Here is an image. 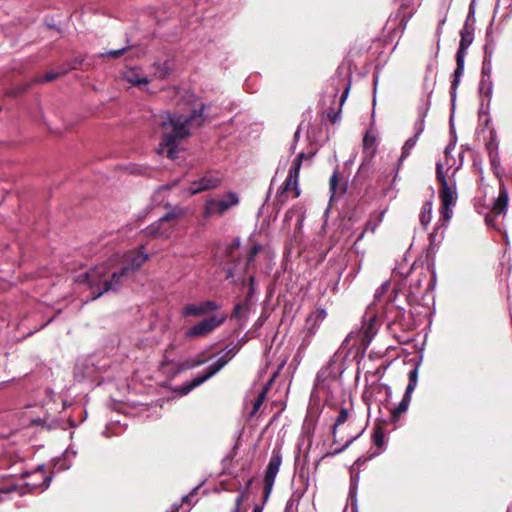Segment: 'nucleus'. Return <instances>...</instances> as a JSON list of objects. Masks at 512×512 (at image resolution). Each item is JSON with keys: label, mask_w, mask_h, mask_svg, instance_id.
Listing matches in <instances>:
<instances>
[{"label": "nucleus", "mask_w": 512, "mask_h": 512, "mask_svg": "<svg viewBox=\"0 0 512 512\" xmlns=\"http://www.w3.org/2000/svg\"><path fill=\"white\" fill-rule=\"evenodd\" d=\"M411 398L412 393L405 391L399 404L391 410V417L393 420L400 418V416L408 410Z\"/></svg>", "instance_id": "nucleus-21"}, {"label": "nucleus", "mask_w": 512, "mask_h": 512, "mask_svg": "<svg viewBox=\"0 0 512 512\" xmlns=\"http://www.w3.org/2000/svg\"><path fill=\"white\" fill-rule=\"evenodd\" d=\"M239 202V196L235 192H227L218 197L208 198L204 203L203 216L205 218L220 217L231 208L236 207Z\"/></svg>", "instance_id": "nucleus-6"}, {"label": "nucleus", "mask_w": 512, "mask_h": 512, "mask_svg": "<svg viewBox=\"0 0 512 512\" xmlns=\"http://www.w3.org/2000/svg\"><path fill=\"white\" fill-rule=\"evenodd\" d=\"M428 109H429L428 105L419 109V117L415 121L414 135H413V136H417V138L420 137V135L423 133V131L425 129V117H426Z\"/></svg>", "instance_id": "nucleus-23"}, {"label": "nucleus", "mask_w": 512, "mask_h": 512, "mask_svg": "<svg viewBox=\"0 0 512 512\" xmlns=\"http://www.w3.org/2000/svg\"><path fill=\"white\" fill-rule=\"evenodd\" d=\"M357 483L358 484V477H354V484Z\"/></svg>", "instance_id": "nucleus-59"}, {"label": "nucleus", "mask_w": 512, "mask_h": 512, "mask_svg": "<svg viewBox=\"0 0 512 512\" xmlns=\"http://www.w3.org/2000/svg\"><path fill=\"white\" fill-rule=\"evenodd\" d=\"M168 70H169L168 67H166V65L163 64L161 66V70H160V75L159 76L162 77V78L165 77L168 74Z\"/></svg>", "instance_id": "nucleus-52"}, {"label": "nucleus", "mask_w": 512, "mask_h": 512, "mask_svg": "<svg viewBox=\"0 0 512 512\" xmlns=\"http://www.w3.org/2000/svg\"><path fill=\"white\" fill-rule=\"evenodd\" d=\"M181 215L180 210L173 209L145 228L144 232L147 236L168 238L173 229L171 222Z\"/></svg>", "instance_id": "nucleus-9"}, {"label": "nucleus", "mask_w": 512, "mask_h": 512, "mask_svg": "<svg viewBox=\"0 0 512 512\" xmlns=\"http://www.w3.org/2000/svg\"><path fill=\"white\" fill-rule=\"evenodd\" d=\"M331 90L326 92L327 96L336 98L338 96V93L340 89H343V92L340 96V107L343 105V103L346 101L349 91H350V82L346 81L344 78H342L340 75H335L331 78ZM341 112V108L339 109V112H328L327 117L330 119L331 122L335 123L339 120L340 116L339 113Z\"/></svg>", "instance_id": "nucleus-10"}, {"label": "nucleus", "mask_w": 512, "mask_h": 512, "mask_svg": "<svg viewBox=\"0 0 512 512\" xmlns=\"http://www.w3.org/2000/svg\"><path fill=\"white\" fill-rule=\"evenodd\" d=\"M474 40L472 33L460 34V43L456 52V68L453 74V80L451 82V97L454 101L456 98V92L460 83L461 77L464 72V63L467 50Z\"/></svg>", "instance_id": "nucleus-8"}, {"label": "nucleus", "mask_w": 512, "mask_h": 512, "mask_svg": "<svg viewBox=\"0 0 512 512\" xmlns=\"http://www.w3.org/2000/svg\"><path fill=\"white\" fill-rule=\"evenodd\" d=\"M199 489V487H195L193 488V490L191 491V493L189 495H185L181 498V502L180 503H174L170 510L167 511V512H178L180 507L182 506V504H188V505H193L195 502L192 501V498L194 496V494H196L197 490Z\"/></svg>", "instance_id": "nucleus-31"}, {"label": "nucleus", "mask_w": 512, "mask_h": 512, "mask_svg": "<svg viewBox=\"0 0 512 512\" xmlns=\"http://www.w3.org/2000/svg\"><path fill=\"white\" fill-rule=\"evenodd\" d=\"M67 71H68V69H63L59 72H53V71L47 72L44 76L36 78L35 82H37V83L50 82V81L56 79L57 77H59L60 75L66 73Z\"/></svg>", "instance_id": "nucleus-35"}, {"label": "nucleus", "mask_w": 512, "mask_h": 512, "mask_svg": "<svg viewBox=\"0 0 512 512\" xmlns=\"http://www.w3.org/2000/svg\"><path fill=\"white\" fill-rule=\"evenodd\" d=\"M77 455V451L68 447L61 456L54 459V469L57 472L68 470Z\"/></svg>", "instance_id": "nucleus-20"}, {"label": "nucleus", "mask_w": 512, "mask_h": 512, "mask_svg": "<svg viewBox=\"0 0 512 512\" xmlns=\"http://www.w3.org/2000/svg\"><path fill=\"white\" fill-rule=\"evenodd\" d=\"M432 219V201H427L420 213V222L423 226H427Z\"/></svg>", "instance_id": "nucleus-30"}, {"label": "nucleus", "mask_w": 512, "mask_h": 512, "mask_svg": "<svg viewBox=\"0 0 512 512\" xmlns=\"http://www.w3.org/2000/svg\"><path fill=\"white\" fill-rule=\"evenodd\" d=\"M236 346H232L231 348L226 347L225 350L219 352V357L215 362L208 366L207 372L200 374L193 379L185 382L183 385L179 386L176 391L179 395L184 396L187 395L194 388L200 386L215 374H217L223 367H225L231 358L236 354Z\"/></svg>", "instance_id": "nucleus-3"}, {"label": "nucleus", "mask_w": 512, "mask_h": 512, "mask_svg": "<svg viewBox=\"0 0 512 512\" xmlns=\"http://www.w3.org/2000/svg\"><path fill=\"white\" fill-rule=\"evenodd\" d=\"M209 108V104L201 103L187 116L168 114L167 119L161 123L163 128L162 141L157 148V153L166 155L167 158L172 160L176 159L179 152V142L190 135L191 128L201 127L205 123L207 119L205 111Z\"/></svg>", "instance_id": "nucleus-2"}, {"label": "nucleus", "mask_w": 512, "mask_h": 512, "mask_svg": "<svg viewBox=\"0 0 512 512\" xmlns=\"http://www.w3.org/2000/svg\"><path fill=\"white\" fill-rule=\"evenodd\" d=\"M262 250V245L260 244H255L253 245L249 252H248V256H247V261L248 263H251L254 261L255 257L257 256V254Z\"/></svg>", "instance_id": "nucleus-44"}, {"label": "nucleus", "mask_w": 512, "mask_h": 512, "mask_svg": "<svg viewBox=\"0 0 512 512\" xmlns=\"http://www.w3.org/2000/svg\"><path fill=\"white\" fill-rule=\"evenodd\" d=\"M186 512H189V510H187Z\"/></svg>", "instance_id": "nucleus-62"}, {"label": "nucleus", "mask_w": 512, "mask_h": 512, "mask_svg": "<svg viewBox=\"0 0 512 512\" xmlns=\"http://www.w3.org/2000/svg\"><path fill=\"white\" fill-rule=\"evenodd\" d=\"M357 437L358 436L352 437L350 440L346 442V444L342 448L335 450V453H341L342 451H344L355 439H357Z\"/></svg>", "instance_id": "nucleus-51"}, {"label": "nucleus", "mask_w": 512, "mask_h": 512, "mask_svg": "<svg viewBox=\"0 0 512 512\" xmlns=\"http://www.w3.org/2000/svg\"><path fill=\"white\" fill-rule=\"evenodd\" d=\"M491 76H492V59L483 58L481 77L489 78Z\"/></svg>", "instance_id": "nucleus-40"}, {"label": "nucleus", "mask_w": 512, "mask_h": 512, "mask_svg": "<svg viewBox=\"0 0 512 512\" xmlns=\"http://www.w3.org/2000/svg\"><path fill=\"white\" fill-rule=\"evenodd\" d=\"M299 194H300V192H299V190H297L295 196L297 197V196H299Z\"/></svg>", "instance_id": "nucleus-61"}, {"label": "nucleus", "mask_w": 512, "mask_h": 512, "mask_svg": "<svg viewBox=\"0 0 512 512\" xmlns=\"http://www.w3.org/2000/svg\"><path fill=\"white\" fill-rule=\"evenodd\" d=\"M479 92L481 95L486 96L488 98V101L491 100L492 93H493V82L492 77H481L480 83H479Z\"/></svg>", "instance_id": "nucleus-25"}, {"label": "nucleus", "mask_w": 512, "mask_h": 512, "mask_svg": "<svg viewBox=\"0 0 512 512\" xmlns=\"http://www.w3.org/2000/svg\"><path fill=\"white\" fill-rule=\"evenodd\" d=\"M449 150H450V147L448 146V147H446L445 152L448 153Z\"/></svg>", "instance_id": "nucleus-60"}, {"label": "nucleus", "mask_w": 512, "mask_h": 512, "mask_svg": "<svg viewBox=\"0 0 512 512\" xmlns=\"http://www.w3.org/2000/svg\"><path fill=\"white\" fill-rule=\"evenodd\" d=\"M219 184H220L219 178L205 176V177H202L201 179H199L198 181H194L189 187V192L192 195L198 194L202 191L216 188L217 186H219Z\"/></svg>", "instance_id": "nucleus-19"}, {"label": "nucleus", "mask_w": 512, "mask_h": 512, "mask_svg": "<svg viewBox=\"0 0 512 512\" xmlns=\"http://www.w3.org/2000/svg\"><path fill=\"white\" fill-rule=\"evenodd\" d=\"M126 50H127V47H123V48L115 49V50H109L106 53H101L100 57L108 56L111 58H118V57L122 56L126 52Z\"/></svg>", "instance_id": "nucleus-43"}, {"label": "nucleus", "mask_w": 512, "mask_h": 512, "mask_svg": "<svg viewBox=\"0 0 512 512\" xmlns=\"http://www.w3.org/2000/svg\"><path fill=\"white\" fill-rule=\"evenodd\" d=\"M418 139L419 138H417V136H412L405 141V143L402 147V153L399 158L397 170L399 169V166L403 163V161L410 155V153L413 150V148L415 147Z\"/></svg>", "instance_id": "nucleus-24"}, {"label": "nucleus", "mask_w": 512, "mask_h": 512, "mask_svg": "<svg viewBox=\"0 0 512 512\" xmlns=\"http://www.w3.org/2000/svg\"><path fill=\"white\" fill-rule=\"evenodd\" d=\"M264 398H265V391H262V392L259 394V396H258V398L256 399V401L254 402V404H253V409H254V411H258V410H259V408L261 407V405H262V403H263Z\"/></svg>", "instance_id": "nucleus-49"}, {"label": "nucleus", "mask_w": 512, "mask_h": 512, "mask_svg": "<svg viewBox=\"0 0 512 512\" xmlns=\"http://www.w3.org/2000/svg\"><path fill=\"white\" fill-rule=\"evenodd\" d=\"M365 231H363L357 238V241L361 240L364 236Z\"/></svg>", "instance_id": "nucleus-57"}, {"label": "nucleus", "mask_w": 512, "mask_h": 512, "mask_svg": "<svg viewBox=\"0 0 512 512\" xmlns=\"http://www.w3.org/2000/svg\"><path fill=\"white\" fill-rule=\"evenodd\" d=\"M474 31V25H468V23H464L462 29L460 30V34L472 33V35H474Z\"/></svg>", "instance_id": "nucleus-50"}, {"label": "nucleus", "mask_w": 512, "mask_h": 512, "mask_svg": "<svg viewBox=\"0 0 512 512\" xmlns=\"http://www.w3.org/2000/svg\"><path fill=\"white\" fill-rule=\"evenodd\" d=\"M316 334H310V332L302 329L301 331V342L298 347V351H305L311 344L313 337Z\"/></svg>", "instance_id": "nucleus-33"}, {"label": "nucleus", "mask_w": 512, "mask_h": 512, "mask_svg": "<svg viewBox=\"0 0 512 512\" xmlns=\"http://www.w3.org/2000/svg\"><path fill=\"white\" fill-rule=\"evenodd\" d=\"M384 438H385L384 432L380 427L374 429L373 435H372V440H373V443L375 446L380 447V448L383 447Z\"/></svg>", "instance_id": "nucleus-37"}, {"label": "nucleus", "mask_w": 512, "mask_h": 512, "mask_svg": "<svg viewBox=\"0 0 512 512\" xmlns=\"http://www.w3.org/2000/svg\"><path fill=\"white\" fill-rule=\"evenodd\" d=\"M486 149L488 154L499 152V140L495 129L490 130V138L486 143Z\"/></svg>", "instance_id": "nucleus-32"}, {"label": "nucleus", "mask_w": 512, "mask_h": 512, "mask_svg": "<svg viewBox=\"0 0 512 512\" xmlns=\"http://www.w3.org/2000/svg\"><path fill=\"white\" fill-rule=\"evenodd\" d=\"M475 22V9L473 5L470 6L469 12L467 14L465 23H468V25H474Z\"/></svg>", "instance_id": "nucleus-48"}, {"label": "nucleus", "mask_w": 512, "mask_h": 512, "mask_svg": "<svg viewBox=\"0 0 512 512\" xmlns=\"http://www.w3.org/2000/svg\"><path fill=\"white\" fill-rule=\"evenodd\" d=\"M281 464H282L281 450L274 448L272 451V454H271V458L268 462V465H267V468L265 471V476H264V486H265V490H266L267 494L270 493V491L274 485V482H275L276 476L279 472Z\"/></svg>", "instance_id": "nucleus-13"}, {"label": "nucleus", "mask_w": 512, "mask_h": 512, "mask_svg": "<svg viewBox=\"0 0 512 512\" xmlns=\"http://www.w3.org/2000/svg\"><path fill=\"white\" fill-rule=\"evenodd\" d=\"M226 320V315H213L208 318L203 319L202 321L194 324L191 326L186 332L185 337L186 338H195V337H201L209 334L214 329L219 327L224 323Z\"/></svg>", "instance_id": "nucleus-11"}, {"label": "nucleus", "mask_w": 512, "mask_h": 512, "mask_svg": "<svg viewBox=\"0 0 512 512\" xmlns=\"http://www.w3.org/2000/svg\"><path fill=\"white\" fill-rule=\"evenodd\" d=\"M219 305L213 300H206L199 304H187L183 310V316H203L214 310H217Z\"/></svg>", "instance_id": "nucleus-17"}, {"label": "nucleus", "mask_w": 512, "mask_h": 512, "mask_svg": "<svg viewBox=\"0 0 512 512\" xmlns=\"http://www.w3.org/2000/svg\"><path fill=\"white\" fill-rule=\"evenodd\" d=\"M300 135V130L298 129L295 134H294V138L297 139Z\"/></svg>", "instance_id": "nucleus-56"}, {"label": "nucleus", "mask_w": 512, "mask_h": 512, "mask_svg": "<svg viewBox=\"0 0 512 512\" xmlns=\"http://www.w3.org/2000/svg\"><path fill=\"white\" fill-rule=\"evenodd\" d=\"M441 199V214L444 220L449 221L452 217V210L456 203L455 187L449 185L448 182L442 183L439 191Z\"/></svg>", "instance_id": "nucleus-12"}, {"label": "nucleus", "mask_w": 512, "mask_h": 512, "mask_svg": "<svg viewBox=\"0 0 512 512\" xmlns=\"http://www.w3.org/2000/svg\"><path fill=\"white\" fill-rule=\"evenodd\" d=\"M495 46H496V43L493 39L492 29L490 27L486 31V43L484 45V57L483 58L492 59Z\"/></svg>", "instance_id": "nucleus-26"}, {"label": "nucleus", "mask_w": 512, "mask_h": 512, "mask_svg": "<svg viewBox=\"0 0 512 512\" xmlns=\"http://www.w3.org/2000/svg\"><path fill=\"white\" fill-rule=\"evenodd\" d=\"M424 270V268H421ZM436 284V271L433 265H428L425 271H421L411 279L407 294V300L410 304L418 302L419 298H424L432 291Z\"/></svg>", "instance_id": "nucleus-5"}, {"label": "nucleus", "mask_w": 512, "mask_h": 512, "mask_svg": "<svg viewBox=\"0 0 512 512\" xmlns=\"http://www.w3.org/2000/svg\"><path fill=\"white\" fill-rule=\"evenodd\" d=\"M444 22H445V19H443V20L439 23V26H438V28H437V30H436V33H437L438 38L440 37V35H441V33H442V25L444 24Z\"/></svg>", "instance_id": "nucleus-54"}, {"label": "nucleus", "mask_w": 512, "mask_h": 512, "mask_svg": "<svg viewBox=\"0 0 512 512\" xmlns=\"http://www.w3.org/2000/svg\"><path fill=\"white\" fill-rule=\"evenodd\" d=\"M356 495H357V483H355V486H354V476H352L351 477V482H350L349 497L352 500L353 512H357V499H356Z\"/></svg>", "instance_id": "nucleus-39"}, {"label": "nucleus", "mask_w": 512, "mask_h": 512, "mask_svg": "<svg viewBox=\"0 0 512 512\" xmlns=\"http://www.w3.org/2000/svg\"><path fill=\"white\" fill-rule=\"evenodd\" d=\"M329 190H330V203L338 196L343 195L346 191V187L339 189V180H338V173L337 170H335L330 177L329 180Z\"/></svg>", "instance_id": "nucleus-22"}, {"label": "nucleus", "mask_w": 512, "mask_h": 512, "mask_svg": "<svg viewBox=\"0 0 512 512\" xmlns=\"http://www.w3.org/2000/svg\"><path fill=\"white\" fill-rule=\"evenodd\" d=\"M436 177L440 184L448 182L443 171V165L440 162L436 164Z\"/></svg>", "instance_id": "nucleus-45"}, {"label": "nucleus", "mask_w": 512, "mask_h": 512, "mask_svg": "<svg viewBox=\"0 0 512 512\" xmlns=\"http://www.w3.org/2000/svg\"><path fill=\"white\" fill-rule=\"evenodd\" d=\"M335 366L336 361L334 359H330L327 364L318 371L314 381L315 389L327 390L330 388L331 382L337 378Z\"/></svg>", "instance_id": "nucleus-14"}, {"label": "nucleus", "mask_w": 512, "mask_h": 512, "mask_svg": "<svg viewBox=\"0 0 512 512\" xmlns=\"http://www.w3.org/2000/svg\"><path fill=\"white\" fill-rule=\"evenodd\" d=\"M246 491L242 490L239 495L236 497L235 499V506L234 508L232 509L231 512H240V509H241V505H242V502L244 500V498L246 497Z\"/></svg>", "instance_id": "nucleus-46"}, {"label": "nucleus", "mask_w": 512, "mask_h": 512, "mask_svg": "<svg viewBox=\"0 0 512 512\" xmlns=\"http://www.w3.org/2000/svg\"><path fill=\"white\" fill-rule=\"evenodd\" d=\"M376 133L373 130H368L363 138V148L364 150L371 149V156L374 155L375 152V144H376Z\"/></svg>", "instance_id": "nucleus-27"}, {"label": "nucleus", "mask_w": 512, "mask_h": 512, "mask_svg": "<svg viewBox=\"0 0 512 512\" xmlns=\"http://www.w3.org/2000/svg\"><path fill=\"white\" fill-rule=\"evenodd\" d=\"M77 65H78V63H75V64L71 67V69H76V68H77Z\"/></svg>", "instance_id": "nucleus-58"}, {"label": "nucleus", "mask_w": 512, "mask_h": 512, "mask_svg": "<svg viewBox=\"0 0 512 512\" xmlns=\"http://www.w3.org/2000/svg\"><path fill=\"white\" fill-rule=\"evenodd\" d=\"M149 256L143 252H137L127 259V262L119 268H112L108 264H100L78 276L77 281L84 283L91 291V299L95 300L105 293L117 292L124 282L137 271Z\"/></svg>", "instance_id": "nucleus-1"}, {"label": "nucleus", "mask_w": 512, "mask_h": 512, "mask_svg": "<svg viewBox=\"0 0 512 512\" xmlns=\"http://www.w3.org/2000/svg\"><path fill=\"white\" fill-rule=\"evenodd\" d=\"M44 465H39L37 469L32 472V475L37 477H41V482H27L24 484H18L14 481V479H8L6 483L0 484V503L9 499V495L13 492L18 493V495L23 496L30 492L33 489L40 488L41 490H45L50 486L52 481L51 475H46L43 473Z\"/></svg>", "instance_id": "nucleus-4"}, {"label": "nucleus", "mask_w": 512, "mask_h": 512, "mask_svg": "<svg viewBox=\"0 0 512 512\" xmlns=\"http://www.w3.org/2000/svg\"><path fill=\"white\" fill-rule=\"evenodd\" d=\"M207 361H208V359L192 358L185 362L184 368H186V369L196 368V367H199V366L205 364Z\"/></svg>", "instance_id": "nucleus-41"}, {"label": "nucleus", "mask_w": 512, "mask_h": 512, "mask_svg": "<svg viewBox=\"0 0 512 512\" xmlns=\"http://www.w3.org/2000/svg\"><path fill=\"white\" fill-rule=\"evenodd\" d=\"M250 311V304L247 302L237 303L234 306L231 318L242 319L246 318V314Z\"/></svg>", "instance_id": "nucleus-29"}, {"label": "nucleus", "mask_w": 512, "mask_h": 512, "mask_svg": "<svg viewBox=\"0 0 512 512\" xmlns=\"http://www.w3.org/2000/svg\"><path fill=\"white\" fill-rule=\"evenodd\" d=\"M127 80L134 84V85H137V86H140L142 84H148L149 80L147 77H144V76H140L139 74L135 73V72H130L128 75H127Z\"/></svg>", "instance_id": "nucleus-36"}, {"label": "nucleus", "mask_w": 512, "mask_h": 512, "mask_svg": "<svg viewBox=\"0 0 512 512\" xmlns=\"http://www.w3.org/2000/svg\"><path fill=\"white\" fill-rule=\"evenodd\" d=\"M326 317L327 311L324 308L315 309L307 316L303 330L310 332V334H316Z\"/></svg>", "instance_id": "nucleus-18"}, {"label": "nucleus", "mask_w": 512, "mask_h": 512, "mask_svg": "<svg viewBox=\"0 0 512 512\" xmlns=\"http://www.w3.org/2000/svg\"><path fill=\"white\" fill-rule=\"evenodd\" d=\"M253 512H262V508L260 506H255Z\"/></svg>", "instance_id": "nucleus-55"}, {"label": "nucleus", "mask_w": 512, "mask_h": 512, "mask_svg": "<svg viewBox=\"0 0 512 512\" xmlns=\"http://www.w3.org/2000/svg\"><path fill=\"white\" fill-rule=\"evenodd\" d=\"M107 366V360L96 355L79 360L74 368V375L78 380L97 381L102 369Z\"/></svg>", "instance_id": "nucleus-7"}, {"label": "nucleus", "mask_w": 512, "mask_h": 512, "mask_svg": "<svg viewBox=\"0 0 512 512\" xmlns=\"http://www.w3.org/2000/svg\"><path fill=\"white\" fill-rule=\"evenodd\" d=\"M389 288H390V283L384 282L379 287V289L376 291V293L374 294L375 301H378L381 298V296L389 290Z\"/></svg>", "instance_id": "nucleus-47"}, {"label": "nucleus", "mask_w": 512, "mask_h": 512, "mask_svg": "<svg viewBox=\"0 0 512 512\" xmlns=\"http://www.w3.org/2000/svg\"><path fill=\"white\" fill-rule=\"evenodd\" d=\"M418 382V368L415 367L409 372V382L407 384L406 390L408 393H413L414 389L417 386Z\"/></svg>", "instance_id": "nucleus-34"}, {"label": "nucleus", "mask_w": 512, "mask_h": 512, "mask_svg": "<svg viewBox=\"0 0 512 512\" xmlns=\"http://www.w3.org/2000/svg\"><path fill=\"white\" fill-rule=\"evenodd\" d=\"M254 281H255V278L253 276H251L249 278V287H248V293H247V296H246V299H245V302H247L248 304L251 303L252 299L254 298V295H255V285H254Z\"/></svg>", "instance_id": "nucleus-42"}, {"label": "nucleus", "mask_w": 512, "mask_h": 512, "mask_svg": "<svg viewBox=\"0 0 512 512\" xmlns=\"http://www.w3.org/2000/svg\"><path fill=\"white\" fill-rule=\"evenodd\" d=\"M383 388L385 390L386 397L390 398L392 396V390H391L390 386L384 385Z\"/></svg>", "instance_id": "nucleus-53"}, {"label": "nucleus", "mask_w": 512, "mask_h": 512, "mask_svg": "<svg viewBox=\"0 0 512 512\" xmlns=\"http://www.w3.org/2000/svg\"><path fill=\"white\" fill-rule=\"evenodd\" d=\"M312 157H313V154L309 155L304 152H300L296 156V158L294 159V161L289 169L288 176L281 186V189L283 191L289 190L292 187V185L295 186V188H297L299 172H300L302 161L305 158H312Z\"/></svg>", "instance_id": "nucleus-16"}, {"label": "nucleus", "mask_w": 512, "mask_h": 512, "mask_svg": "<svg viewBox=\"0 0 512 512\" xmlns=\"http://www.w3.org/2000/svg\"><path fill=\"white\" fill-rule=\"evenodd\" d=\"M349 414H350V409L349 408H346V407H341L340 410H339V414L335 420V423L332 427V433L334 435V437L336 436V432H337V428L344 424L348 418H349Z\"/></svg>", "instance_id": "nucleus-28"}, {"label": "nucleus", "mask_w": 512, "mask_h": 512, "mask_svg": "<svg viewBox=\"0 0 512 512\" xmlns=\"http://www.w3.org/2000/svg\"><path fill=\"white\" fill-rule=\"evenodd\" d=\"M509 201V193L505 185L500 182L499 194L495 200L491 212L486 216V222L491 224L497 217L506 214Z\"/></svg>", "instance_id": "nucleus-15"}, {"label": "nucleus", "mask_w": 512, "mask_h": 512, "mask_svg": "<svg viewBox=\"0 0 512 512\" xmlns=\"http://www.w3.org/2000/svg\"><path fill=\"white\" fill-rule=\"evenodd\" d=\"M489 160L490 165L494 173L499 176V168H500V155L499 152L490 153Z\"/></svg>", "instance_id": "nucleus-38"}]
</instances>
